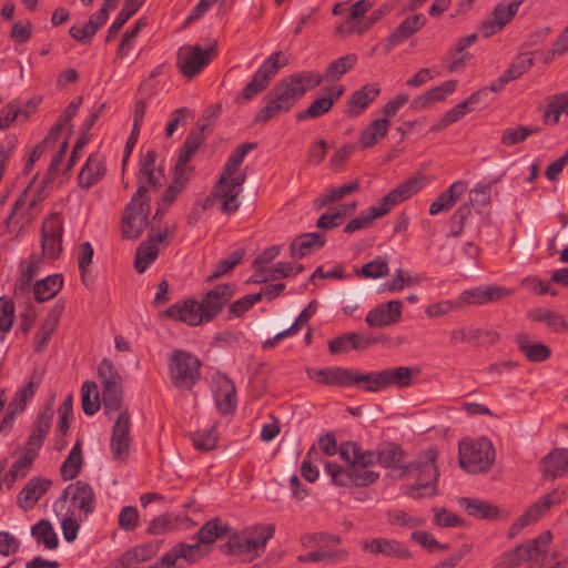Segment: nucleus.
Masks as SVG:
<instances>
[{
    "mask_svg": "<svg viewBox=\"0 0 568 568\" xmlns=\"http://www.w3.org/2000/svg\"><path fill=\"white\" fill-rule=\"evenodd\" d=\"M405 453L395 443H384L377 449V463L384 467L394 468L398 479L413 480L400 487V491L414 499L429 498L437 494L436 483L438 471L435 465L436 452L427 450L419 459L400 466Z\"/></svg>",
    "mask_w": 568,
    "mask_h": 568,
    "instance_id": "f257e3e1",
    "label": "nucleus"
},
{
    "mask_svg": "<svg viewBox=\"0 0 568 568\" xmlns=\"http://www.w3.org/2000/svg\"><path fill=\"white\" fill-rule=\"evenodd\" d=\"M321 83V73L315 71H302L283 79L264 97L265 105L255 115L254 122L266 123L281 113L290 111L307 90Z\"/></svg>",
    "mask_w": 568,
    "mask_h": 568,
    "instance_id": "f03ea898",
    "label": "nucleus"
},
{
    "mask_svg": "<svg viewBox=\"0 0 568 568\" xmlns=\"http://www.w3.org/2000/svg\"><path fill=\"white\" fill-rule=\"evenodd\" d=\"M274 532L275 527L271 524L247 527L241 534H230L227 542L222 546V551L251 562L264 552L266 542Z\"/></svg>",
    "mask_w": 568,
    "mask_h": 568,
    "instance_id": "7ed1b4c3",
    "label": "nucleus"
},
{
    "mask_svg": "<svg viewBox=\"0 0 568 568\" xmlns=\"http://www.w3.org/2000/svg\"><path fill=\"white\" fill-rule=\"evenodd\" d=\"M245 180L246 174H239L236 176L221 174L210 194L203 201V210H209L220 204L219 210L224 214H232L237 211L241 204L239 197Z\"/></svg>",
    "mask_w": 568,
    "mask_h": 568,
    "instance_id": "20e7f679",
    "label": "nucleus"
},
{
    "mask_svg": "<svg viewBox=\"0 0 568 568\" xmlns=\"http://www.w3.org/2000/svg\"><path fill=\"white\" fill-rule=\"evenodd\" d=\"M458 462L469 474L487 471L495 462V448L485 437L462 439L458 446Z\"/></svg>",
    "mask_w": 568,
    "mask_h": 568,
    "instance_id": "39448f33",
    "label": "nucleus"
},
{
    "mask_svg": "<svg viewBox=\"0 0 568 568\" xmlns=\"http://www.w3.org/2000/svg\"><path fill=\"white\" fill-rule=\"evenodd\" d=\"M98 378L102 388V407L106 415L119 412L123 403V378L113 362L103 358L98 365Z\"/></svg>",
    "mask_w": 568,
    "mask_h": 568,
    "instance_id": "423d86ee",
    "label": "nucleus"
},
{
    "mask_svg": "<svg viewBox=\"0 0 568 568\" xmlns=\"http://www.w3.org/2000/svg\"><path fill=\"white\" fill-rule=\"evenodd\" d=\"M413 373L418 374L419 369L406 366H397L367 374L359 373V386L365 392L377 393L390 386L404 388L412 385Z\"/></svg>",
    "mask_w": 568,
    "mask_h": 568,
    "instance_id": "0eeeda50",
    "label": "nucleus"
},
{
    "mask_svg": "<svg viewBox=\"0 0 568 568\" xmlns=\"http://www.w3.org/2000/svg\"><path fill=\"white\" fill-rule=\"evenodd\" d=\"M149 197L146 186L140 185L125 206L122 217V236L136 240L148 226Z\"/></svg>",
    "mask_w": 568,
    "mask_h": 568,
    "instance_id": "6e6552de",
    "label": "nucleus"
},
{
    "mask_svg": "<svg viewBox=\"0 0 568 568\" xmlns=\"http://www.w3.org/2000/svg\"><path fill=\"white\" fill-rule=\"evenodd\" d=\"M201 361L192 353L175 349L169 358V376L173 386L191 388L200 379Z\"/></svg>",
    "mask_w": 568,
    "mask_h": 568,
    "instance_id": "1a4fd4ad",
    "label": "nucleus"
},
{
    "mask_svg": "<svg viewBox=\"0 0 568 568\" xmlns=\"http://www.w3.org/2000/svg\"><path fill=\"white\" fill-rule=\"evenodd\" d=\"M551 539V532L544 531L538 537L519 544L514 549L505 552L497 560L494 568H516L525 561L538 560L547 552Z\"/></svg>",
    "mask_w": 568,
    "mask_h": 568,
    "instance_id": "9d476101",
    "label": "nucleus"
},
{
    "mask_svg": "<svg viewBox=\"0 0 568 568\" xmlns=\"http://www.w3.org/2000/svg\"><path fill=\"white\" fill-rule=\"evenodd\" d=\"M216 55V44L211 43L210 47L202 49L196 45H184L178 51V68L180 72L186 77L192 78L200 73L202 69L211 62Z\"/></svg>",
    "mask_w": 568,
    "mask_h": 568,
    "instance_id": "9b49d317",
    "label": "nucleus"
},
{
    "mask_svg": "<svg viewBox=\"0 0 568 568\" xmlns=\"http://www.w3.org/2000/svg\"><path fill=\"white\" fill-rule=\"evenodd\" d=\"M280 57H282L280 51L270 55L253 74L251 81L243 88L237 99L248 101L263 92L281 68Z\"/></svg>",
    "mask_w": 568,
    "mask_h": 568,
    "instance_id": "f8f14e48",
    "label": "nucleus"
},
{
    "mask_svg": "<svg viewBox=\"0 0 568 568\" xmlns=\"http://www.w3.org/2000/svg\"><path fill=\"white\" fill-rule=\"evenodd\" d=\"M119 412L120 414L112 427L110 448L113 459L118 463H124L129 456L131 445V417L126 408H121Z\"/></svg>",
    "mask_w": 568,
    "mask_h": 568,
    "instance_id": "ddd939ff",
    "label": "nucleus"
},
{
    "mask_svg": "<svg viewBox=\"0 0 568 568\" xmlns=\"http://www.w3.org/2000/svg\"><path fill=\"white\" fill-rule=\"evenodd\" d=\"M514 294L511 288L497 284L477 286L463 291L458 298L460 310L467 305H485L507 298Z\"/></svg>",
    "mask_w": 568,
    "mask_h": 568,
    "instance_id": "4468645a",
    "label": "nucleus"
},
{
    "mask_svg": "<svg viewBox=\"0 0 568 568\" xmlns=\"http://www.w3.org/2000/svg\"><path fill=\"white\" fill-rule=\"evenodd\" d=\"M307 376L323 385L341 387L359 386V372L345 367L310 368L307 369Z\"/></svg>",
    "mask_w": 568,
    "mask_h": 568,
    "instance_id": "2eb2a0df",
    "label": "nucleus"
},
{
    "mask_svg": "<svg viewBox=\"0 0 568 568\" xmlns=\"http://www.w3.org/2000/svg\"><path fill=\"white\" fill-rule=\"evenodd\" d=\"M42 253L48 258H57L62 251V221L52 213L44 219L41 226Z\"/></svg>",
    "mask_w": 568,
    "mask_h": 568,
    "instance_id": "dca6fc26",
    "label": "nucleus"
},
{
    "mask_svg": "<svg viewBox=\"0 0 568 568\" xmlns=\"http://www.w3.org/2000/svg\"><path fill=\"white\" fill-rule=\"evenodd\" d=\"M235 294L234 286L231 284H219L210 290L200 302L204 320L211 322L214 320L230 302Z\"/></svg>",
    "mask_w": 568,
    "mask_h": 568,
    "instance_id": "f3484780",
    "label": "nucleus"
},
{
    "mask_svg": "<svg viewBox=\"0 0 568 568\" xmlns=\"http://www.w3.org/2000/svg\"><path fill=\"white\" fill-rule=\"evenodd\" d=\"M427 22L423 13H415L404 19L386 38L385 51L390 52L395 47L404 43L418 32Z\"/></svg>",
    "mask_w": 568,
    "mask_h": 568,
    "instance_id": "a211bd4d",
    "label": "nucleus"
},
{
    "mask_svg": "<svg viewBox=\"0 0 568 568\" xmlns=\"http://www.w3.org/2000/svg\"><path fill=\"white\" fill-rule=\"evenodd\" d=\"M71 499L73 508L79 509L85 516L94 510L95 497L92 487L81 480L70 484L62 493L60 499L65 501Z\"/></svg>",
    "mask_w": 568,
    "mask_h": 568,
    "instance_id": "6ab92c4d",
    "label": "nucleus"
},
{
    "mask_svg": "<svg viewBox=\"0 0 568 568\" xmlns=\"http://www.w3.org/2000/svg\"><path fill=\"white\" fill-rule=\"evenodd\" d=\"M362 548L364 551L375 556L383 555L394 559L412 558V552L409 549L403 542L395 539H387L382 537L365 539L362 542Z\"/></svg>",
    "mask_w": 568,
    "mask_h": 568,
    "instance_id": "aec40b11",
    "label": "nucleus"
},
{
    "mask_svg": "<svg viewBox=\"0 0 568 568\" xmlns=\"http://www.w3.org/2000/svg\"><path fill=\"white\" fill-rule=\"evenodd\" d=\"M424 186L423 179L410 178L383 196L376 204L385 211V215L399 203L408 200Z\"/></svg>",
    "mask_w": 568,
    "mask_h": 568,
    "instance_id": "412c9836",
    "label": "nucleus"
},
{
    "mask_svg": "<svg viewBox=\"0 0 568 568\" xmlns=\"http://www.w3.org/2000/svg\"><path fill=\"white\" fill-rule=\"evenodd\" d=\"M164 315L173 321L182 322L190 326H197L205 323L200 302L195 300H186L182 303L171 305L164 312Z\"/></svg>",
    "mask_w": 568,
    "mask_h": 568,
    "instance_id": "4be33fe9",
    "label": "nucleus"
},
{
    "mask_svg": "<svg viewBox=\"0 0 568 568\" xmlns=\"http://www.w3.org/2000/svg\"><path fill=\"white\" fill-rule=\"evenodd\" d=\"M324 91L326 94L325 97L314 100L307 109L296 114V119L298 121L315 119L327 113L332 109L334 102L344 93V87L334 85L326 88Z\"/></svg>",
    "mask_w": 568,
    "mask_h": 568,
    "instance_id": "5701e85b",
    "label": "nucleus"
},
{
    "mask_svg": "<svg viewBox=\"0 0 568 568\" xmlns=\"http://www.w3.org/2000/svg\"><path fill=\"white\" fill-rule=\"evenodd\" d=\"M542 476L556 479L568 474V448H556L549 452L539 464Z\"/></svg>",
    "mask_w": 568,
    "mask_h": 568,
    "instance_id": "b1692460",
    "label": "nucleus"
},
{
    "mask_svg": "<svg viewBox=\"0 0 568 568\" xmlns=\"http://www.w3.org/2000/svg\"><path fill=\"white\" fill-rule=\"evenodd\" d=\"M194 523L187 516L172 513L161 514L153 518L146 529L150 535H163L180 529H190Z\"/></svg>",
    "mask_w": 568,
    "mask_h": 568,
    "instance_id": "393cba45",
    "label": "nucleus"
},
{
    "mask_svg": "<svg viewBox=\"0 0 568 568\" xmlns=\"http://www.w3.org/2000/svg\"><path fill=\"white\" fill-rule=\"evenodd\" d=\"M168 231L159 232L151 235L148 241H143L135 253L134 268L138 273L142 274L146 268L156 260L159 255V247L156 243L163 242Z\"/></svg>",
    "mask_w": 568,
    "mask_h": 568,
    "instance_id": "a878e982",
    "label": "nucleus"
},
{
    "mask_svg": "<svg viewBox=\"0 0 568 568\" xmlns=\"http://www.w3.org/2000/svg\"><path fill=\"white\" fill-rule=\"evenodd\" d=\"M105 174L103 155L95 152L89 155L78 175V183L81 189H90L95 185Z\"/></svg>",
    "mask_w": 568,
    "mask_h": 568,
    "instance_id": "bb28decb",
    "label": "nucleus"
},
{
    "mask_svg": "<svg viewBox=\"0 0 568 568\" xmlns=\"http://www.w3.org/2000/svg\"><path fill=\"white\" fill-rule=\"evenodd\" d=\"M51 484V480L45 478H31L18 495V506L24 510L32 508L40 500V498L48 491Z\"/></svg>",
    "mask_w": 568,
    "mask_h": 568,
    "instance_id": "cd10ccee",
    "label": "nucleus"
},
{
    "mask_svg": "<svg viewBox=\"0 0 568 568\" xmlns=\"http://www.w3.org/2000/svg\"><path fill=\"white\" fill-rule=\"evenodd\" d=\"M516 345L521 354L532 363H540L547 361L550 355V348L542 343H531L530 336L527 332H519L515 336Z\"/></svg>",
    "mask_w": 568,
    "mask_h": 568,
    "instance_id": "c85d7f7f",
    "label": "nucleus"
},
{
    "mask_svg": "<svg viewBox=\"0 0 568 568\" xmlns=\"http://www.w3.org/2000/svg\"><path fill=\"white\" fill-rule=\"evenodd\" d=\"M158 547L153 544L136 546L123 552L116 560L111 562L109 568H129L150 560L155 556Z\"/></svg>",
    "mask_w": 568,
    "mask_h": 568,
    "instance_id": "c756f323",
    "label": "nucleus"
},
{
    "mask_svg": "<svg viewBox=\"0 0 568 568\" xmlns=\"http://www.w3.org/2000/svg\"><path fill=\"white\" fill-rule=\"evenodd\" d=\"M379 92L378 84H365L349 97L347 112L353 116L359 115L378 97Z\"/></svg>",
    "mask_w": 568,
    "mask_h": 568,
    "instance_id": "7c9ffc66",
    "label": "nucleus"
},
{
    "mask_svg": "<svg viewBox=\"0 0 568 568\" xmlns=\"http://www.w3.org/2000/svg\"><path fill=\"white\" fill-rule=\"evenodd\" d=\"M232 528L220 518H213L205 523L193 537L201 545L213 544L217 539L229 537Z\"/></svg>",
    "mask_w": 568,
    "mask_h": 568,
    "instance_id": "2f4dec72",
    "label": "nucleus"
},
{
    "mask_svg": "<svg viewBox=\"0 0 568 568\" xmlns=\"http://www.w3.org/2000/svg\"><path fill=\"white\" fill-rule=\"evenodd\" d=\"M458 504L463 507L469 516L480 519H496L499 515L497 506L477 498L462 497Z\"/></svg>",
    "mask_w": 568,
    "mask_h": 568,
    "instance_id": "473e14b6",
    "label": "nucleus"
},
{
    "mask_svg": "<svg viewBox=\"0 0 568 568\" xmlns=\"http://www.w3.org/2000/svg\"><path fill=\"white\" fill-rule=\"evenodd\" d=\"M50 427L51 418L45 414H39L32 426L24 449L38 456Z\"/></svg>",
    "mask_w": 568,
    "mask_h": 568,
    "instance_id": "72a5a7b5",
    "label": "nucleus"
},
{
    "mask_svg": "<svg viewBox=\"0 0 568 568\" xmlns=\"http://www.w3.org/2000/svg\"><path fill=\"white\" fill-rule=\"evenodd\" d=\"M325 239L320 233H305L297 236L290 245V254L293 258H302L308 255L314 248L324 245Z\"/></svg>",
    "mask_w": 568,
    "mask_h": 568,
    "instance_id": "f704fd0d",
    "label": "nucleus"
},
{
    "mask_svg": "<svg viewBox=\"0 0 568 568\" xmlns=\"http://www.w3.org/2000/svg\"><path fill=\"white\" fill-rule=\"evenodd\" d=\"M62 307H54L48 313L45 320L34 336V351L37 353L43 352L47 347L51 335L58 327Z\"/></svg>",
    "mask_w": 568,
    "mask_h": 568,
    "instance_id": "c9c22d12",
    "label": "nucleus"
},
{
    "mask_svg": "<svg viewBox=\"0 0 568 568\" xmlns=\"http://www.w3.org/2000/svg\"><path fill=\"white\" fill-rule=\"evenodd\" d=\"M567 491L564 488H555L550 493L540 497L534 505L528 509V516L535 521L542 517L551 507L559 505L566 499Z\"/></svg>",
    "mask_w": 568,
    "mask_h": 568,
    "instance_id": "e433bc0d",
    "label": "nucleus"
},
{
    "mask_svg": "<svg viewBox=\"0 0 568 568\" xmlns=\"http://www.w3.org/2000/svg\"><path fill=\"white\" fill-rule=\"evenodd\" d=\"M567 491L564 488H555L550 493L540 497L534 505L528 509V516L535 521L542 517L551 507L559 505L566 499Z\"/></svg>",
    "mask_w": 568,
    "mask_h": 568,
    "instance_id": "4c0bfd02",
    "label": "nucleus"
},
{
    "mask_svg": "<svg viewBox=\"0 0 568 568\" xmlns=\"http://www.w3.org/2000/svg\"><path fill=\"white\" fill-rule=\"evenodd\" d=\"M567 491L564 488H555L550 493L540 497L534 505L528 509V516L535 521L542 517L551 507L559 505L566 499Z\"/></svg>",
    "mask_w": 568,
    "mask_h": 568,
    "instance_id": "58836bf2",
    "label": "nucleus"
},
{
    "mask_svg": "<svg viewBox=\"0 0 568 568\" xmlns=\"http://www.w3.org/2000/svg\"><path fill=\"white\" fill-rule=\"evenodd\" d=\"M63 286V277L61 274H52L40 281H37L33 286V295L36 301L45 302L53 298Z\"/></svg>",
    "mask_w": 568,
    "mask_h": 568,
    "instance_id": "ea45409f",
    "label": "nucleus"
},
{
    "mask_svg": "<svg viewBox=\"0 0 568 568\" xmlns=\"http://www.w3.org/2000/svg\"><path fill=\"white\" fill-rule=\"evenodd\" d=\"M215 404L219 412L224 415L234 410L236 406V390L231 379L224 377L219 382V388L215 392Z\"/></svg>",
    "mask_w": 568,
    "mask_h": 568,
    "instance_id": "a19ab883",
    "label": "nucleus"
},
{
    "mask_svg": "<svg viewBox=\"0 0 568 568\" xmlns=\"http://www.w3.org/2000/svg\"><path fill=\"white\" fill-rule=\"evenodd\" d=\"M83 465L82 443L77 440L71 448L68 457L61 464L60 474L63 480L74 479L81 471Z\"/></svg>",
    "mask_w": 568,
    "mask_h": 568,
    "instance_id": "79ce46f5",
    "label": "nucleus"
},
{
    "mask_svg": "<svg viewBox=\"0 0 568 568\" xmlns=\"http://www.w3.org/2000/svg\"><path fill=\"white\" fill-rule=\"evenodd\" d=\"M389 128L387 119H376L369 123L359 134L358 143L362 149L372 148L378 140L383 139Z\"/></svg>",
    "mask_w": 568,
    "mask_h": 568,
    "instance_id": "37998d69",
    "label": "nucleus"
},
{
    "mask_svg": "<svg viewBox=\"0 0 568 568\" xmlns=\"http://www.w3.org/2000/svg\"><path fill=\"white\" fill-rule=\"evenodd\" d=\"M357 62V55L354 53L339 57L332 61L324 74H321L322 82H333L339 80L344 74L352 70Z\"/></svg>",
    "mask_w": 568,
    "mask_h": 568,
    "instance_id": "c03bdc74",
    "label": "nucleus"
},
{
    "mask_svg": "<svg viewBox=\"0 0 568 568\" xmlns=\"http://www.w3.org/2000/svg\"><path fill=\"white\" fill-rule=\"evenodd\" d=\"M37 457L38 456H36V454L23 449V453L17 458V460L11 465L9 471L4 475L6 485L11 487L18 479L24 478L29 474Z\"/></svg>",
    "mask_w": 568,
    "mask_h": 568,
    "instance_id": "a18cd8bd",
    "label": "nucleus"
},
{
    "mask_svg": "<svg viewBox=\"0 0 568 568\" xmlns=\"http://www.w3.org/2000/svg\"><path fill=\"white\" fill-rule=\"evenodd\" d=\"M560 114L568 115V91L551 97L544 112V122L555 125L559 122Z\"/></svg>",
    "mask_w": 568,
    "mask_h": 568,
    "instance_id": "49530a36",
    "label": "nucleus"
},
{
    "mask_svg": "<svg viewBox=\"0 0 568 568\" xmlns=\"http://www.w3.org/2000/svg\"><path fill=\"white\" fill-rule=\"evenodd\" d=\"M205 125L199 126L196 130L191 131L179 153L176 162L189 164L192 158L195 155L197 149L204 140Z\"/></svg>",
    "mask_w": 568,
    "mask_h": 568,
    "instance_id": "de8ad7c7",
    "label": "nucleus"
},
{
    "mask_svg": "<svg viewBox=\"0 0 568 568\" xmlns=\"http://www.w3.org/2000/svg\"><path fill=\"white\" fill-rule=\"evenodd\" d=\"M82 409L85 415H94L102 404L98 392L97 383L93 381H85L81 387Z\"/></svg>",
    "mask_w": 568,
    "mask_h": 568,
    "instance_id": "09e8293b",
    "label": "nucleus"
},
{
    "mask_svg": "<svg viewBox=\"0 0 568 568\" xmlns=\"http://www.w3.org/2000/svg\"><path fill=\"white\" fill-rule=\"evenodd\" d=\"M31 534L38 544H43L47 549L52 550L58 547V536L49 520L41 519L34 524L31 528Z\"/></svg>",
    "mask_w": 568,
    "mask_h": 568,
    "instance_id": "8fccbe9b",
    "label": "nucleus"
},
{
    "mask_svg": "<svg viewBox=\"0 0 568 568\" xmlns=\"http://www.w3.org/2000/svg\"><path fill=\"white\" fill-rule=\"evenodd\" d=\"M385 215V211L374 204L366 211H363L359 216L351 220L344 227V232L352 234L358 230L367 229L372 225L373 221Z\"/></svg>",
    "mask_w": 568,
    "mask_h": 568,
    "instance_id": "3c124183",
    "label": "nucleus"
},
{
    "mask_svg": "<svg viewBox=\"0 0 568 568\" xmlns=\"http://www.w3.org/2000/svg\"><path fill=\"white\" fill-rule=\"evenodd\" d=\"M358 189L359 182L357 180L351 181L337 187L329 189L315 201V206L322 207L329 203L342 200L346 195L356 192Z\"/></svg>",
    "mask_w": 568,
    "mask_h": 568,
    "instance_id": "603ef678",
    "label": "nucleus"
},
{
    "mask_svg": "<svg viewBox=\"0 0 568 568\" xmlns=\"http://www.w3.org/2000/svg\"><path fill=\"white\" fill-rule=\"evenodd\" d=\"M256 146L255 143H244L237 146L231 155L229 156L223 171L221 174L236 176L239 174H246L243 171H240V165L243 162L245 155Z\"/></svg>",
    "mask_w": 568,
    "mask_h": 568,
    "instance_id": "864d4df0",
    "label": "nucleus"
},
{
    "mask_svg": "<svg viewBox=\"0 0 568 568\" xmlns=\"http://www.w3.org/2000/svg\"><path fill=\"white\" fill-rule=\"evenodd\" d=\"M294 264L291 262H278L267 273L264 268L254 273V282L262 283L266 281H278L293 274Z\"/></svg>",
    "mask_w": 568,
    "mask_h": 568,
    "instance_id": "5fc2aeb1",
    "label": "nucleus"
},
{
    "mask_svg": "<svg viewBox=\"0 0 568 568\" xmlns=\"http://www.w3.org/2000/svg\"><path fill=\"white\" fill-rule=\"evenodd\" d=\"M539 132L538 128L517 125L503 131L500 143L505 146H513L527 140L531 134Z\"/></svg>",
    "mask_w": 568,
    "mask_h": 568,
    "instance_id": "6e6d98bb",
    "label": "nucleus"
},
{
    "mask_svg": "<svg viewBox=\"0 0 568 568\" xmlns=\"http://www.w3.org/2000/svg\"><path fill=\"white\" fill-rule=\"evenodd\" d=\"M534 65V59L529 53L519 54L516 60L501 74L507 83L519 79Z\"/></svg>",
    "mask_w": 568,
    "mask_h": 568,
    "instance_id": "4d7b16f0",
    "label": "nucleus"
},
{
    "mask_svg": "<svg viewBox=\"0 0 568 568\" xmlns=\"http://www.w3.org/2000/svg\"><path fill=\"white\" fill-rule=\"evenodd\" d=\"M191 439L197 450L209 452L216 447L219 433L215 426H211L209 429L193 433Z\"/></svg>",
    "mask_w": 568,
    "mask_h": 568,
    "instance_id": "13d9d810",
    "label": "nucleus"
},
{
    "mask_svg": "<svg viewBox=\"0 0 568 568\" xmlns=\"http://www.w3.org/2000/svg\"><path fill=\"white\" fill-rule=\"evenodd\" d=\"M38 174H36L30 183L27 185L24 191L20 194V196L17 199L14 203V209H19L21 206L27 205L28 211L30 214H32L33 210L45 199L47 194L44 192V189L47 185L41 184V189L37 191L36 194L32 195V197L29 199V190L33 185L34 181L37 180Z\"/></svg>",
    "mask_w": 568,
    "mask_h": 568,
    "instance_id": "bf43d9fd",
    "label": "nucleus"
},
{
    "mask_svg": "<svg viewBox=\"0 0 568 568\" xmlns=\"http://www.w3.org/2000/svg\"><path fill=\"white\" fill-rule=\"evenodd\" d=\"M326 474L331 477L334 485L339 487L353 486V479L349 465L346 468L337 465L336 463L326 462L324 464Z\"/></svg>",
    "mask_w": 568,
    "mask_h": 568,
    "instance_id": "052dcab7",
    "label": "nucleus"
},
{
    "mask_svg": "<svg viewBox=\"0 0 568 568\" xmlns=\"http://www.w3.org/2000/svg\"><path fill=\"white\" fill-rule=\"evenodd\" d=\"M356 274L365 278L386 277L389 274L388 263L385 260L377 257L364 264Z\"/></svg>",
    "mask_w": 568,
    "mask_h": 568,
    "instance_id": "680f3d73",
    "label": "nucleus"
},
{
    "mask_svg": "<svg viewBox=\"0 0 568 568\" xmlns=\"http://www.w3.org/2000/svg\"><path fill=\"white\" fill-rule=\"evenodd\" d=\"M351 474L353 479V486L356 487H366L375 483L379 474L368 469V467L358 466V465H349Z\"/></svg>",
    "mask_w": 568,
    "mask_h": 568,
    "instance_id": "e2e57ef3",
    "label": "nucleus"
},
{
    "mask_svg": "<svg viewBox=\"0 0 568 568\" xmlns=\"http://www.w3.org/2000/svg\"><path fill=\"white\" fill-rule=\"evenodd\" d=\"M387 520L393 526L416 528L424 524V520L409 515L400 509L387 511Z\"/></svg>",
    "mask_w": 568,
    "mask_h": 568,
    "instance_id": "0e129e2a",
    "label": "nucleus"
},
{
    "mask_svg": "<svg viewBox=\"0 0 568 568\" xmlns=\"http://www.w3.org/2000/svg\"><path fill=\"white\" fill-rule=\"evenodd\" d=\"M491 183L479 182L469 191V202L467 204L477 206H488L490 200Z\"/></svg>",
    "mask_w": 568,
    "mask_h": 568,
    "instance_id": "69168bd1",
    "label": "nucleus"
},
{
    "mask_svg": "<svg viewBox=\"0 0 568 568\" xmlns=\"http://www.w3.org/2000/svg\"><path fill=\"white\" fill-rule=\"evenodd\" d=\"M410 537L414 541H416L429 552L444 551L449 549L448 544L438 542L432 534L424 530L413 531Z\"/></svg>",
    "mask_w": 568,
    "mask_h": 568,
    "instance_id": "338daca9",
    "label": "nucleus"
},
{
    "mask_svg": "<svg viewBox=\"0 0 568 568\" xmlns=\"http://www.w3.org/2000/svg\"><path fill=\"white\" fill-rule=\"evenodd\" d=\"M243 256V250L233 251L226 258L219 262L214 272L207 277V280L212 281L232 271L241 262Z\"/></svg>",
    "mask_w": 568,
    "mask_h": 568,
    "instance_id": "774afa93",
    "label": "nucleus"
}]
</instances>
